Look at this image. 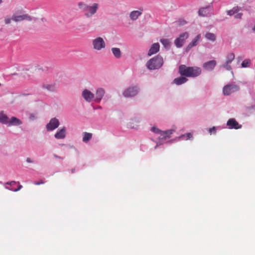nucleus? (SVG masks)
Returning <instances> with one entry per match:
<instances>
[{"label":"nucleus","instance_id":"nucleus-4","mask_svg":"<svg viewBox=\"0 0 255 255\" xmlns=\"http://www.w3.org/2000/svg\"><path fill=\"white\" fill-rule=\"evenodd\" d=\"M189 37V33L187 32L180 34L178 37L174 40V44L177 48H181L184 45L186 39Z\"/></svg>","mask_w":255,"mask_h":255},{"label":"nucleus","instance_id":"nucleus-40","mask_svg":"<svg viewBox=\"0 0 255 255\" xmlns=\"http://www.w3.org/2000/svg\"><path fill=\"white\" fill-rule=\"evenodd\" d=\"M16 183V181H10V182H7L5 183L6 185H9L10 186H12L15 184Z\"/></svg>","mask_w":255,"mask_h":255},{"label":"nucleus","instance_id":"nucleus-17","mask_svg":"<svg viewBox=\"0 0 255 255\" xmlns=\"http://www.w3.org/2000/svg\"><path fill=\"white\" fill-rule=\"evenodd\" d=\"M141 14L142 12L140 11L133 10L130 12L129 17L132 20H135Z\"/></svg>","mask_w":255,"mask_h":255},{"label":"nucleus","instance_id":"nucleus-20","mask_svg":"<svg viewBox=\"0 0 255 255\" xmlns=\"http://www.w3.org/2000/svg\"><path fill=\"white\" fill-rule=\"evenodd\" d=\"M8 118L4 114L3 112L0 113V122L2 124H7L8 122Z\"/></svg>","mask_w":255,"mask_h":255},{"label":"nucleus","instance_id":"nucleus-42","mask_svg":"<svg viewBox=\"0 0 255 255\" xmlns=\"http://www.w3.org/2000/svg\"><path fill=\"white\" fill-rule=\"evenodd\" d=\"M11 20H12V17L11 18H6L5 19V23L6 24H9L10 23Z\"/></svg>","mask_w":255,"mask_h":255},{"label":"nucleus","instance_id":"nucleus-39","mask_svg":"<svg viewBox=\"0 0 255 255\" xmlns=\"http://www.w3.org/2000/svg\"><path fill=\"white\" fill-rule=\"evenodd\" d=\"M25 16H23L24 19L27 20L28 21H31L32 20V17L28 14H23Z\"/></svg>","mask_w":255,"mask_h":255},{"label":"nucleus","instance_id":"nucleus-26","mask_svg":"<svg viewBox=\"0 0 255 255\" xmlns=\"http://www.w3.org/2000/svg\"><path fill=\"white\" fill-rule=\"evenodd\" d=\"M23 16H25L23 15H13L12 16V20L15 21H20L21 20H24V18Z\"/></svg>","mask_w":255,"mask_h":255},{"label":"nucleus","instance_id":"nucleus-50","mask_svg":"<svg viewBox=\"0 0 255 255\" xmlns=\"http://www.w3.org/2000/svg\"><path fill=\"white\" fill-rule=\"evenodd\" d=\"M72 172H74V169H72Z\"/></svg>","mask_w":255,"mask_h":255},{"label":"nucleus","instance_id":"nucleus-46","mask_svg":"<svg viewBox=\"0 0 255 255\" xmlns=\"http://www.w3.org/2000/svg\"><path fill=\"white\" fill-rule=\"evenodd\" d=\"M53 156H54V157H55V158H59V159L62 158V157H61L60 156H59L56 154H54Z\"/></svg>","mask_w":255,"mask_h":255},{"label":"nucleus","instance_id":"nucleus-22","mask_svg":"<svg viewBox=\"0 0 255 255\" xmlns=\"http://www.w3.org/2000/svg\"><path fill=\"white\" fill-rule=\"evenodd\" d=\"M201 34H198L189 43L191 44L193 47L196 46L198 42L199 41L200 39H201Z\"/></svg>","mask_w":255,"mask_h":255},{"label":"nucleus","instance_id":"nucleus-36","mask_svg":"<svg viewBox=\"0 0 255 255\" xmlns=\"http://www.w3.org/2000/svg\"><path fill=\"white\" fill-rule=\"evenodd\" d=\"M45 182L43 180H40L39 181H35L33 182V184L35 185H39L40 184H44Z\"/></svg>","mask_w":255,"mask_h":255},{"label":"nucleus","instance_id":"nucleus-41","mask_svg":"<svg viewBox=\"0 0 255 255\" xmlns=\"http://www.w3.org/2000/svg\"><path fill=\"white\" fill-rule=\"evenodd\" d=\"M64 73L63 72H59L58 73L57 76L59 78H62L64 76Z\"/></svg>","mask_w":255,"mask_h":255},{"label":"nucleus","instance_id":"nucleus-19","mask_svg":"<svg viewBox=\"0 0 255 255\" xmlns=\"http://www.w3.org/2000/svg\"><path fill=\"white\" fill-rule=\"evenodd\" d=\"M83 141L84 142H87L92 137V133L90 132H84L83 133Z\"/></svg>","mask_w":255,"mask_h":255},{"label":"nucleus","instance_id":"nucleus-3","mask_svg":"<svg viewBox=\"0 0 255 255\" xmlns=\"http://www.w3.org/2000/svg\"><path fill=\"white\" fill-rule=\"evenodd\" d=\"M79 8L85 12V15L87 17L94 14L98 8V4L95 3L92 6H89L82 2H79L78 4Z\"/></svg>","mask_w":255,"mask_h":255},{"label":"nucleus","instance_id":"nucleus-49","mask_svg":"<svg viewBox=\"0 0 255 255\" xmlns=\"http://www.w3.org/2000/svg\"><path fill=\"white\" fill-rule=\"evenodd\" d=\"M2 2V0H0V4Z\"/></svg>","mask_w":255,"mask_h":255},{"label":"nucleus","instance_id":"nucleus-30","mask_svg":"<svg viewBox=\"0 0 255 255\" xmlns=\"http://www.w3.org/2000/svg\"><path fill=\"white\" fill-rule=\"evenodd\" d=\"M22 185H19L18 187L16 189H13V188H10L7 186H5V188L8 189V190H11L12 191H14V192H17L18 191H19V190H20L21 188H22Z\"/></svg>","mask_w":255,"mask_h":255},{"label":"nucleus","instance_id":"nucleus-37","mask_svg":"<svg viewBox=\"0 0 255 255\" xmlns=\"http://www.w3.org/2000/svg\"><path fill=\"white\" fill-rule=\"evenodd\" d=\"M208 131H209V133H210V134H211L212 133H215L216 132L215 127H213L212 128H210L209 129Z\"/></svg>","mask_w":255,"mask_h":255},{"label":"nucleus","instance_id":"nucleus-6","mask_svg":"<svg viewBox=\"0 0 255 255\" xmlns=\"http://www.w3.org/2000/svg\"><path fill=\"white\" fill-rule=\"evenodd\" d=\"M59 125V122L56 118H52L46 125L48 130H53L57 128Z\"/></svg>","mask_w":255,"mask_h":255},{"label":"nucleus","instance_id":"nucleus-27","mask_svg":"<svg viewBox=\"0 0 255 255\" xmlns=\"http://www.w3.org/2000/svg\"><path fill=\"white\" fill-rule=\"evenodd\" d=\"M251 65V60L249 59L244 60L242 64H241V67L242 68H247L250 67Z\"/></svg>","mask_w":255,"mask_h":255},{"label":"nucleus","instance_id":"nucleus-47","mask_svg":"<svg viewBox=\"0 0 255 255\" xmlns=\"http://www.w3.org/2000/svg\"><path fill=\"white\" fill-rule=\"evenodd\" d=\"M80 26L82 27V28L83 31L85 30V25H80Z\"/></svg>","mask_w":255,"mask_h":255},{"label":"nucleus","instance_id":"nucleus-48","mask_svg":"<svg viewBox=\"0 0 255 255\" xmlns=\"http://www.w3.org/2000/svg\"><path fill=\"white\" fill-rule=\"evenodd\" d=\"M253 31H255V26H254V27H253Z\"/></svg>","mask_w":255,"mask_h":255},{"label":"nucleus","instance_id":"nucleus-25","mask_svg":"<svg viewBox=\"0 0 255 255\" xmlns=\"http://www.w3.org/2000/svg\"><path fill=\"white\" fill-rule=\"evenodd\" d=\"M239 10L238 6H235L232 9L229 10L227 11V14L230 16H232L237 13Z\"/></svg>","mask_w":255,"mask_h":255},{"label":"nucleus","instance_id":"nucleus-43","mask_svg":"<svg viewBox=\"0 0 255 255\" xmlns=\"http://www.w3.org/2000/svg\"><path fill=\"white\" fill-rule=\"evenodd\" d=\"M48 88V90H51V91L53 90V89H54L53 87L52 86H51V85L48 86V88Z\"/></svg>","mask_w":255,"mask_h":255},{"label":"nucleus","instance_id":"nucleus-38","mask_svg":"<svg viewBox=\"0 0 255 255\" xmlns=\"http://www.w3.org/2000/svg\"><path fill=\"white\" fill-rule=\"evenodd\" d=\"M184 136H186V139H190L192 137V134L191 133H187L185 135H182L181 137H183Z\"/></svg>","mask_w":255,"mask_h":255},{"label":"nucleus","instance_id":"nucleus-7","mask_svg":"<svg viewBox=\"0 0 255 255\" xmlns=\"http://www.w3.org/2000/svg\"><path fill=\"white\" fill-rule=\"evenodd\" d=\"M137 92L136 87H130L124 92L123 95L126 98L131 97L136 95Z\"/></svg>","mask_w":255,"mask_h":255},{"label":"nucleus","instance_id":"nucleus-23","mask_svg":"<svg viewBox=\"0 0 255 255\" xmlns=\"http://www.w3.org/2000/svg\"><path fill=\"white\" fill-rule=\"evenodd\" d=\"M235 59V54L233 52H231L226 56V61L227 63H231Z\"/></svg>","mask_w":255,"mask_h":255},{"label":"nucleus","instance_id":"nucleus-29","mask_svg":"<svg viewBox=\"0 0 255 255\" xmlns=\"http://www.w3.org/2000/svg\"><path fill=\"white\" fill-rule=\"evenodd\" d=\"M230 64V63H227V62H225L223 65L222 67L223 68H225L227 70L231 71V70H232V68Z\"/></svg>","mask_w":255,"mask_h":255},{"label":"nucleus","instance_id":"nucleus-44","mask_svg":"<svg viewBox=\"0 0 255 255\" xmlns=\"http://www.w3.org/2000/svg\"><path fill=\"white\" fill-rule=\"evenodd\" d=\"M26 161L28 163H32L33 162L32 160L29 157L27 158Z\"/></svg>","mask_w":255,"mask_h":255},{"label":"nucleus","instance_id":"nucleus-35","mask_svg":"<svg viewBox=\"0 0 255 255\" xmlns=\"http://www.w3.org/2000/svg\"><path fill=\"white\" fill-rule=\"evenodd\" d=\"M243 16L242 13H237L235 15L234 17L236 19H241Z\"/></svg>","mask_w":255,"mask_h":255},{"label":"nucleus","instance_id":"nucleus-11","mask_svg":"<svg viewBox=\"0 0 255 255\" xmlns=\"http://www.w3.org/2000/svg\"><path fill=\"white\" fill-rule=\"evenodd\" d=\"M82 95L87 102H90L94 97V94L87 89L83 91Z\"/></svg>","mask_w":255,"mask_h":255},{"label":"nucleus","instance_id":"nucleus-32","mask_svg":"<svg viewBox=\"0 0 255 255\" xmlns=\"http://www.w3.org/2000/svg\"><path fill=\"white\" fill-rule=\"evenodd\" d=\"M193 47V46L191 44L189 43L185 48V52L186 53L188 52Z\"/></svg>","mask_w":255,"mask_h":255},{"label":"nucleus","instance_id":"nucleus-24","mask_svg":"<svg viewBox=\"0 0 255 255\" xmlns=\"http://www.w3.org/2000/svg\"><path fill=\"white\" fill-rule=\"evenodd\" d=\"M208 7H201L198 10V14L200 16H206L207 15L208 12H207Z\"/></svg>","mask_w":255,"mask_h":255},{"label":"nucleus","instance_id":"nucleus-13","mask_svg":"<svg viewBox=\"0 0 255 255\" xmlns=\"http://www.w3.org/2000/svg\"><path fill=\"white\" fill-rule=\"evenodd\" d=\"M66 129L65 127H63L61 129L58 130L54 134V137L56 139H64L66 137Z\"/></svg>","mask_w":255,"mask_h":255},{"label":"nucleus","instance_id":"nucleus-1","mask_svg":"<svg viewBox=\"0 0 255 255\" xmlns=\"http://www.w3.org/2000/svg\"><path fill=\"white\" fill-rule=\"evenodd\" d=\"M178 70L181 77L176 78L174 80H188L186 77H196L201 73L200 68L198 67H188L185 65H180Z\"/></svg>","mask_w":255,"mask_h":255},{"label":"nucleus","instance_id":"nucleus-9","mask_svg":"<svg viewBox=\"0 0 255 255\" xmlns=\"http://www.w3.org/2000/svg\"><path fill=\"white\" fill-rule=\"evenodd\" d=\"M238 90V87L235 85H226L223 88V93L224 95H229Z\"/></svg>","mask_w":255,"mask_h":255},{"label":"nucleus","instance_id":"nucleus-5","mask_svg":"<svg viewBox=\"0 0 255 255\" xmlns=\"http://www.w3.org/2000/svg\"><path fill=\"white\" fill-rule=\"evenodd\" d=\"M92 44L93 48L97 50H101L106 46L104 39L101 37H98L93 40Z\"/></svg>","mask_w":255,"mask_h":255},{"label":"nucleus","instance_id":"nucleus-45","mask_svg":"<svg viewBox=\"0 0 255 255\" xmlns=\"http://www.w3.org/2000/svg\"><path fill=\"white\" fill-rule=\"evenodd\" d=\"M11 75H17V76H18V78H19V79L21 78V75H19L18 74L15 73L11 74Z\"/></svg>","mask_w":255,"mask_h":255},{"label":"nucleus","instance_id":"nucleus-16","mask_svg":"<svg viewBox=\"0 0 255 255\" xmlns=\"http://www.w3.org/2000/svg\"><path fill=\"white\" fill-rule=\"evenodd\" d=\"M9 126H19L22 124L21 121L15 117H12L10 119H8V123Z\"/></svg>","mask_w":255,"mask_h":255},{"label":"nucleus","instance_id":"nucleus-2","mask_svg":"<svg viewBox=\"0 0 255 255\" xmlns=\"http://www.w3.org/2000/svg\"><path fill=\"white\" fill-rule=\"evenodd\" d=\"M163 64V58L158 54L148 60L146 63V66L149 70H154L160 68Z\"/></svg>","mask_w":255,"mask_h":255},{"label":"nucleus","instance_id":"nucleus-28","mask_svg":"<svg viewBox=\"0 0 255 255\" xmlns=\"http://www.w3.org/2000/svg\"><path fill=\"white\" fill-rule=\"evenodd\" d=\"M160 42L165 47L168 46L170 44V42L167 39L162 38L160 40Z\"/></svg>","mask_w":255,"mask_h":255},{"label":"nucleus","instance_id":"nucleus-31","mask_svg":"<svg viewBox=\"0 0 255 255\" xmlns=\"http://www.w3.org/2000/svg\"><path fill=\"white\" fill-rule=\"evenodd\" d=\"M151 131L155 133H158L159 134L161 130H160L159 129L155 128V127H152L151 128Z\"/></svg>","mask_w":255,"mask_h":255},{"label":"nucleus","instance_id":"nucleus-10","mask_svg":"<svg viewBox=\"0 0 255 255\" xmlns=\"http://www.w3.org/2000/svg\"><path fill=\"white\" fill-rule=\"evenodd\" d=\"M159 49L160 45L158 42L153 43L152 44L149 50H148L147 55L148 56H150L154 54L157 53L159 51Z\"/></svg>","mask_w":255,"mask_h":255},{"label":"nucleus","instance_id":"nucleus-33","mask_svg":"<svg viewBox=\"0 0 255 255\" xmlns=\"http://www.w3.org/2000/svg\"><path fill=\"white\" fill-rule=\"evenodd\" d=\"M193 47V46L191 44L189 43L185 48V52L186 53L188 52Z\"/></svg>","mask_w":255,"mask_h":255},{"label":"nucleus","instance_id":"nucleus-15","mask_svg":"<svg viewBox=\"0 0 255 255\" xmlns=\"http://www.w3.org/2000/svg\"><path fill=\"white\" fill-rule=\"evenodd\" d=\"M104 94L105 91L103 89H98L96 93V98L95 101L97 103H99L102 99Z\"/></svg>","mask_w":255,"mask_h":255},{"label":"nucleus","instance_id":"nucleus-14","mask_svg":"<svg viewBox=\"0 0 255 255\" xmlns=\"http://www.w3.org/2000/svg\"><path fill=\"white\" fill-rule=\"evenodd\" d=\"M174 131L173 130H167L166 131H161L159 134L160 136L159 138L161 140H165L167 138H169L170 137V135Z\"/></svg>","mask_w":255,"mask_h":255},{"label":"nucleus","instance_id":"nucleus-21","mask_svg":"<svg viewBox=\"0 0 255 255\" xmlns=\"http://www.w3.org/2000/svg\"><path fill=\"white\" fill-rule=\"evenodd\" d=\"M205 38L208 40L213 42L216 40V36L214 33L211 32H207L205 36Z\"/></svg>","mask_w":255,"mask_h":255},{"label":"nucleus","instance_id":"nucleus-34","mask_svg":"<svg viewBox=\"0 0 255 255\" xmlns=\"http://www.w3.org/2000/svg\"><path fill=\"white\" fill-rule=\"evenodd\" d=\"M186 81H173L172 84H175L177 85H180L183 84Z\"/></svg>","mask_w":255,"mask_h":255},{"label":"nucleus","instance_id":"nucleus-18","mask_svg":"<svg viewBox=\"0 0 255 255\" xmlns=\"http://www.w3.org/2000/svg\"><path fill=\"white\" fill-rule=\"evenodd\" d=\"M113 54L116 58H120L122 56L121 51L120 48L113 47L111 49Z\"/></svg>","mask_w":255,"mask_h":255},{"label":"nucleus","instance_id":"nucleus-8","mask_svg":"<svg viewBox=\"0 0 255 255\" xmlns=\"http://www.w3.org/2000/svg\"><path fill=\"white\" fill-rule=\"evenodd\" d=\"M216 65V61L215 60H212L205 62L203 64V67L206 70L212 71L214 69Z\"/></svg>","mask_w":255,"mask_h":255},{"label":"nucleus","instance_id":"nucleus-12","mask_svg":"<svg viewBox=\"0 0 255 255\" xmlns=\"http://www.w3.org/2000/svg\"><path fill=\"white\" fill-rule=\"evenodd\" d=\"M230 128L239 129L241 128L242 126L240 125L234 119H229L227 123Z\"/></svg>","mask_w":255,"mask_h":255}]
</instances>
